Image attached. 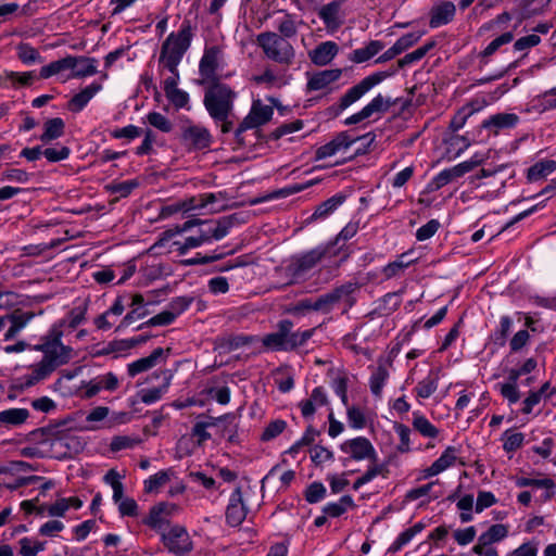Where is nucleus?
Here are the masks:
<instances>
[{"label":"nucleus","mask_w":556,"mask_h":556,"mask_svg":"<svg viewBox=\"0 0 556 556\" xmlns=\"http://www.w3.org/2000/svg\"><path fill=\"white\" fill-rule=\"evenodd\" d=\"M192 37L190 22L184 21L180 29L177 33H170L163 42L159 58L160 64L169 72H176V67L191 45Z\"/></svg>","instance_id":"4"},{"label":"nucleus","mask_w":556,"mask_h":556,"mask_svg":"<svg viewBox=\"0 0 556 556\" xmlns=\"http://www.w3.org/2000/svg\"><path fill=\"white\" fill-rule=\"evenodd\" d=\"M422 33L414 31L408 33L400 37L395 43L389 48L387 51H384L377 60L376 63H384L387 61H390L394 59L396 55L403 53L410 47H413L415 43L419 41L421 38Z\"/></svg>","instance_id":"18"},{"label":"nucleus","mask_w":556,"mask_h":556,"mask_svg":"<svg viewBox=\"0 0 556 556\" xmlns=\"http://www.w3.org/2000/svg\"><path fill=\"white\" fill-rule=\"evenodd\" d=\"M18 59L26 65H31L35 63H41L42 58L37 49L31 47L28 43H20L16 47Z\"/></svg>","instance_id":"47"},{"label":"nucleus","mask_w":556,"mask_h":556,"mask_svg":"<svg viewBox=\"0 0 556 556\" xmlns=\"http://www.w3.org/2000/svg\"><path fill=\"white\" fill-rule=\"evenodd\" d=\"M75 65L74 55H67L63 59L53 61L48 65H45L40 68L39 76L40 78L47 79L51 76L62 74L65 71H71V68Z\"/></svg>","instance_id":"28"},{"label":"nucleus","mask_w":556,"mask_h":556,"mask_svg":"<svg viewBox=\"0 0 556 556\" xmlns=\"http://www.w3.org/2000/svg\"><path fill=\"white\" fill-rule=\"evenodd\" d=\"M29 417L26 408H10L0 412V422L8 426H20Z\"/></svg>","instance_id":"37"},{"label":"nucleus","mask_w":556,"mask_h":556,"mask_svg":"<svg viewBox=\"0 0 556 556\" xmlns=\"http://www.w3.org/2000/svg\"><path fill=\"white\" fill-rule=\"evenodd\" d=\"M556 169V161L544 160L535 163L528 169V179L531 181L546 177Z\"/></svg>","instance_id":"39"},{"label":"nucleus","mask_w":556,"mask_h":556,"mask_svg":"<svg viewBox=\"0 0 556 556\" xmlns=\"http://www.w3.org/2000/svg\"><path fill=\"white\" fill-rule=\"evenodd\" d=\"M294 325L290 319H281L275 332L267 333L262 339L264 348L270 351H288V333Z\"/></svg>","instance_id":"14"},{"label":"nucleus","mask_w":556,"mask_h":556,"mask_svg":"<svg viewBox=\"0 0 556 556\" xmlns=\"http://www.w3.org/2000/svg\"><path fill=\"white\" fill-rule=\"evenodd\" d=\"M326 496V488L321 482L311 483L305 491V500L309 504L320 502Z\"/></svg>","instance_id":"58"},{"label":"nucleus","mask_w":556,"mask_h":556,"mask_svg":"<svg viewBox=\"0 0 556 556\" xmlns=\"http://www.w3.org/2000/svg\"><path fill=\"white\" fill-rule=\"evenodd\" d=\"M64 422L58 424V434L51 443V448L56 458H71L85 448V441L64 429Z\"/></svg>","instance_id":"9"},{"label":"nucleus","mask_w":556,"mask_h":556,"mask_svg":"<svg viewBox=\"0 0 556 556\" xmlns=\"http://www.w3.org/2000/svg\"><path fill=\"white\" fill-rule=\"evenodd\" d=\"M389 378V371L386 365V362L379 361L378 366L374 369L370 379H369V387L371 393L376 397H380L382 394V388L386 383V381Z\"/></svg>","instance_id":"31"},{"label":"nucleus","mask_w":556,"mask_h":556,"mask_svg":"<svg viewBox=\"0 0 556 556\" xmlns=\"http://www.w3.org/2000/svg\"><path fill=\"white\" fill-rule=\"evenodd\" d=\"M273 114L274 110L271 106L263 104L261 100L253 101L249 114L242 119L235 130V136L240 138L244 131L266 124L270 121Z\"/></svg>","instance_id":"11"},{"label":"nucleus","mask_w":556,"mask_h":556,"mask_svg":"<svg viewBox=\"0 0 556 556\" xmlns=\"http://www.w3.org/2000/svg\"><path fill=\"white\" fill-rule=\"evenodd\" d=\"M203 104L213 119L232 116L237 92L227 84L213 81L205 85Z\"/></svg>","instance_id":"3"},{"label":"nucleus","mask_w":556,"mask_h":556,"mask_svg":"<svg viewBox=\"0 0 556 556\" xmlns=\"http://www.w3.org/2000/svg\"><path fill=\"white\" fill-rule=\"evenodd\" d=\"M508 534V529L505 525L496 523L491 526L488 531L482 533L477 541V544L483 546H493L494 543L502 541Z\"/></svg>","instance_id":"33"},{"label":"nucleus","mask_w":556,"mask_h":556,"mask_svg":"<svg viewBox=\"0 0 556 556\" xmlns=\"http://www.w3.org/2000/svg\"><path fill=\"white\" fill-rule=\"evenodd\" d=\"M343 453L349 454V458L343 459V465H346L350 458L355 460H377V453L371 442L365 437H357L355 439L346 440L340 445Z\"/></svg>","instance_id":"12"},{"label":"nucleus","mask_w":556,"mask_h":556,"mask_svg":"<svg viewBox=\"0 0 556 556\" xmlns=\"http://www.w3.org/2000/svg\"><path fill=\"white\" fill-rule=\"evenodd\" d=\"M243 223H245V219L241 213H233L218 219L204 220L200 218H191L182 225H177L174 228L167 229L163 235L164 239H170L176 235L187 232L193 227H198L199 238H201L205 244L213 240H222L229 233L232 227Z\"/></svg>","instance_id":"2"},{"label":"nucleus","mask_w":556,"mask_h":556,"mask_svg":"<svg viewBox=\"0 0 556 556\" xmlns=\"http://www.w3.org/2000/svg\"><path fill=\"white\" fill-rule=\"evenodd\" d=\"M358 139L359 138H352L348 131H341L330 142L316 150V160H323L332 156L340 151H345Z\"/></svg>","instance_id":"17"},{"label":"nucleus","mask_w":556,"mask_h":556,"mask_svg":"<svg viewBox=\"0 0 556 556\" xmlns=\"http://www.w3.org/2000/svg\"><path fill=\"white\" fill-rule=\"evenodd\" d=\"M395 104V101L390 98H384L382 94H377L368 104H366L363 109L370 117L375 113H386L392 105Z\"/></svg>","instance_id":"43"},{"label":"nucleus","mask_w":556,"mask_h":556,"mask_svg":"<svg viewBox=\"0 0 556 556\" xmlns=\"http://www.w3.org/2000/svg\"><path fill=\"white\" fill-rule=\"evenodd\" d=\"M355 504L352 496L343 495L339 502L325 505L323 513L331 518H337L342 516L348 509L353 508Z\"/></svg>","instance_id":"36"},{"label":"nucleus","mask_w":556,"mask_h":556,"mask_svg":"<svg viewBox=\"0 0 556 556\" xmlns=\"http://www.w3.org/2000/svg\"><path fill=\"white\" fill-rule=\"evenodd\" d=\"M392 72H377L366 76L359 83L346 90L339 101L326 110V115L330 118L338 117L343 111L357 102L363 96L370 91L375 86L379 85L387 77L393 75Z\"/></svg>","instance_id":"5"},{"label":"nucleus","mask_w":556,"mask_h":556,"mask_svg":"<svg viewBox=\"0 0 556 556\" xmlns=\"http://www.w3.org/2000/svg\"><path fill=\"white\" fill-rule=\"evenodd\" d=\"M515 483L518 488L532 486L538 489H546L544 500L548 501L554 496L555 482L549 478L532 479L527 477H516Z\"/></svg>","instance_id":"29"},{"label":"nucleus","mask_w":556,"mask_h":556,"mask_svg":"<svg viewBox=\"0 0 556 556\" xmlns=\"http://www.w3.org/2000/svg\"><path fill=\"white\" fill-rule=\"evenodd\" d=\"M287 427V422L281 419L270 421L264 429L261 439L263 441H270L278 437Z\"/></svg>","instance_id":"59"},{"label":"nucleus","mask_w":556,"mask_h":556,"mask_svg":"<svg viewBox=\"0 0 556 556\" xmlns=\"http://www.w3.org/2000/svg\"><path fill=\"white\" fill-rule=\"evenodd\" d=\"M456 13V7L451 1H445L440 4L433 5L430 11L429 26L438 28L442 25L448 24L453 21Z\"/></svg>","instance_id":"21"},{"label":"nucleus","mask_w":556,"mask_h":556,"mask_svg":"<svg viewBox=\"0 0 556 556\" xmlns=\"http://www.w3.org/2000/svg\"><path fill=\"white\" fill-rule=\"evenodd\" d=\"M138 186H139V182L136 179H130V180H125L122 182L111 184L106 188L111 193H116L122 198H126Z\"/></svg>","instance_id":"55"},{"label":"nucleus","mask_w":556,"mask_h":556,"mask_svg":"<svg viewBox=\"0 0 556 556\" xmlns=\"http://www.w3.org/2000/svg\"><path fill=\"white\" fill-rule=\"evenodd\" d=\"M479 106L475 108L473 103L467 104L463 106L451 119L450 129L455 132L464 127L467 119L477 111H479Z\"/></svg>","instance_id":"45"},{"label":"nucleus","mask_w":556,"mask_h":556,"mask_svg":"<svg viewBox=\"0 0 556 556\" xmlns=\"http://www.w3.org/2000/svg\"><path fill=\"white\" fill-rule=\"evenodd\" d=\"M7 320L11 323L10 328L4 333V341L12 340L34 317L31 312H14L8 314Z\"/></svg>","instance_id":"26"},{"label":"nucleus","mask_w":556,"mask_h":556,"mask_svg":"<svg viewBox=\"0 0 556 556\" xmlns=\"http://www.w3.org/2000/svg\"><path fill=\"white\" fill-rule=\"evenodd\" d=\"M307 84L306 91H320L327 89L331 84L336 83L342 76L341 68L324 70L316 73H306Z\"/></svg>","instance_id":"16"},{"label":"nucleus","mask_w":556,"mask_h":556,"mask_svg":"<svg viewBox=\"0 0 556 556\" xmlns=\"http://www.w3.org/2000/svg\"><path fill=\"white\" fill-rule=\"evenodd\" d=\"M247 514L248 508L242 498V491L241 488L238 486L230 495L226 508V521L231 527H238L244 521Z\"/></svg>","instance_id":"15"},{"label":"nucleus","mask_w":556,"mask_h":556,"mask_svg":"<svg viewBox=\"0 0 556 556\" xmlns=\"http://www.w3.org/2000/svg\"><path fill=\"white\" fill-rule=\"evenodd\" d=\"M346 197L338 193L320 203L314 211L311 219L326 218L333 213L344 201Z\"/></svg>","instance_id":"32"},{"label":"nucleus","mask_w":556,"mask_h":556,"mask_svg":"<svg viewBox=\"0 0 556 556\" xmlns=\"http://www.w3.org/2000/svg\"><path fill=\"white\" fill-rule=\"evenodd\" d=\"M357 289L356 282L349 281L321 294L314 300L315 312L329 313L340 302H343L346 308H351L356 302L354 293Z\"/></svg>","instance_id":"7"},{"label":"nucleus","mask_w":556,"mask_h":556,"mask_svg":"<svg viewBox=\"0 0 556 556\" xmlns=\"http://www.w3.org/2000/svg\"><path fill=\"white\" fill-rule=\"evenodd\" d=\"M383 48V42L379 40H371L366 47L355 49L350 55V61L354 63L366 62L379 53Z\"/></svg>","instance_id":"35"},{"label":"nucleus","mask_w":556,"mask_h":556,"mask_svg":"<svg viewBox=\"0 0 556 556\" xmlns=\"http://www.w3.org/2000/svg\"><path fill=\"white\" fill-rule=\"evenodd\" d=\"M256 43L265 56L278 64L291 65L295 58L293 46L275 31H263L256 36Z\"/></svg>","instance_id":"6"},{"label":"nucleus","mask_w":556,"mask_h":556,"mask_svg":"<svg viewBox=\"0 0 556 556\" xmlns=\"http://www.w3.org/2000/svg\"><path fill=\"white\" fill-rule=\"evenodd\" d=\"M336 254L337 252L333 251V244L317 247L299 257L293 258L287 267V271L293 280L299 279L314 268L321 260L334 256Z\"/></svg>","instance_id":"8"},{"label":"nucleus","mask_w":556,"mask_h":556,"mask_svg":"<svg viewBox=\"0 0 556 556\" xmlns=\"http://www.w3.org/2000/svg\"><path fill=\"white\" fill-rule=\"evenodd\" d=\"M153 377L154 378L163 377L164 382H163V386H161V387L143 390L141 392V401L144 404H152L162 397L163 393L167 390V388L170 383L172 375L165 370V371L154 372Z\"/></svg>","instance_id":"27"},{"label":"nucleus","mask_w":556,"mask_h":556,"mask_svg":"<svg viewBox=\"0 0 556 556\" xmlns=\"http://www.w3.org/2000/svg\"><path fill=\"white\" fill-rule=\"evenodd\" d=\"M413 263L412 260H407V254L404 253L400 255L394 262L389 263L383 268V274L387 278H392L399 275L401 271H403L405 268H407Z\"/></svg>","instance_id":"51"},{"label":"nucleus","mask_w":556,"mask_h":556,"mask_svg":"<svg viewBox=\"0 0 556 556\" xmlns=\"http://www.w3.org/2000/svg\"><path fill=\"white\" fill-rule=\"evenodd\" d=\"M435 41H429L426 45L417 48L413 52L405 54L397 61V67L403 68L409 64L420 61L432 48H434Z\"/></svg>","instance_id":"44"},{"label":"nucleus","mask_w":556,"mask_h":556,"mask_svg":"<svg viewBox=\"0 0 556 556\" xmlns=\"http://www.w3.org/2000/svg\"><path fill=\"white\" fill-rule=\"evenodd\" d=\"M147 119L149 124L163 132H169L173 128L170 121L159 112H151Z\"/></svg>","instance_id":"60"},{"label":"nucleus","mask_w":556,"mask_h":556,"mask_svg":"<svg viewBox=\"0 0 556 556\" xmlns=\"http://www.w3.org/2000/svg\"><path fill=\"white\" fill-rule=\"evenodd\" d=\"M75 65L71 68V74L67 78H84L94 75L97 71L98 61L88 56H75Z\"/></svg>","instance_id":"23"},{"label":"nucleus","mask_w":556,"mask_h":556,"mask_svg":"<svg viewBox=\"0 0 556 556\" xmlns=\"http://www.w3.org/2000/svg\"><path fill=\"white\" fill-rule=\"evenodd\" d=\"M175 319L176 318L174 317V314L166 309L142 323L140 326H138L137 329L142 330L147 327L167 326L170 325Z\"/></svg>","instance_id":"54"},{"label":"nucleus","mask_w":556,"mask_h":556,"mask_svg":"<svg viewBox=\"0 0 556 556\" xmlns=\"http://www.w3.org/2000/svg\"><path fill=\"white\" fill-rule=\"evenodd\" d=\"M65 129L64 121L60 117H54L46 121L43 125V132L40 140L48 143L63 136Z\"/></svg>","instance_id":"34"},{"label":"nucleus","mask_w":556,"mask_h":556,"mask_svg":"<svg viewBox=\"0 0 556 556\" xmlns=\"http://www.w3.org/2000/svg\"><path fill=\"white\" fill-rule=\"evenodd\" d=\"M394 430L397 433L401 441L400 444L397 445V451L401 453L408 452L410 450V429L403 424L395 422Z\"/></svg>","instance_id":"61"},{"label":"nucleus","mask_w":556,"mask_h":556,"mask_svg":"<svg viewBox=\"0 0 556 556\" xmlns=\"http://www.w3.org/2000/svg\"><path fill=\"white\" fill-rule=\"evenodd\" d=\"M523 434L521 432H509V431H506L504 433V444H503V448L506 451V452H515L516 450H518L519 447H521L522 443H523Z\"/></svg>","instance_id":"62"},{"label":"nucleus","mask_w":556,"mask_h":556,"mask_svg":"<svg viewBox=\"0 0 556 556\" xmlns=\"http://www.w3.org/2000/svg\"><path fill=\"white\" fill-rule=\"evenodd\" d=\"M439 481L435 480V481H432L430 483H427L425 485H421V486H418V488H415V489H412L407 492L406 494V498L408 501H416L422 496H426V495H430V497L432 500H437L439 498L441 495H442V491H433L432 490L435 488V486H439Z\"/></svg>","instance_id":"41"},{"label":"nucleus","mask_w":556,"mask_h":556,"mask_svg":"<svg viewBox=\"0 0 556 556\" xmlns=\"http://www.w3.org/2000/svg\"><path fill=\"white\" fill-rule=\"evenodd\" d=\"M169 505L166 503H159L150 509L149 517L146 523L153 529H160L167 520L164 518V514H168Z\"/></svg>","instance_id":"40"},{"label":"nucleus","mask_w":556,"mask_h":556,"mask_svg":"<svg viewBox=\"0 0 556 556\" xmlns=\"http://www.w3.org/2000/svg\"><path fill=\"white\" fill-rule=\"evenodd\" d=\"M173 472L170 470H162L157 473L151 476L146 482H144V490L146 492L150 493L153 491H156L159 488L163 486L169 481L170 476Z\"/></svg>","instance_id":"53"},{"label":"nucleus","mask_w":556,"mask_h":556,"mask_svg":"<svg viewBox=\"0 0 556 556\" xmlns=\"http://www.w3.org/2000/svg\"><path fill=\"white\" fill-rule=\"evenodd\" d=\"M457 448L454 447V446H448L443 453L442 455L437 459L434 460L437 467L440 469V471H444L445 469H447L450 466H452L457 456Z\"/></svg>","instance_id":"64"},{"label":"nucleus","mask_w":556,"mask_h":556,"mask_svg":"<svg viewBox=\"0 0 556 556\" xmlns=\"http://www.w3.org/2000/svg\"><path fill=\"white\" fill-rule=\"evenodd\" d=\"M315 328L307 329L304 331L289 330L288 333V351H294L301 346H304L307 341L313 337Z\"/></svg>","instance_id":"48"},{"label":"nucleus","mask_w":556,"mask_h":556,"mask_svg":"<svg viewBox=\"0 0 556 556\" xmlns=\"http://www.w3.org/2000/svg\"><path fill=\"white\" fill-rule=\"evenodd\" d=\"M343 0H333L320 8L318 16L327 26H334L338 24V15Z\"/></svg>","instance_id":"38"},{"label":"nucleus","mask_w":556,"mask_h":556,"mask_svg":"<svg viewBox=\"0 0 556 556\" xmlns=\"http://www.w3.org/2000/svg\"><path fill=\"white\" fill-rule=\"evenodd\" d=\"M164 354L162 348L155 349L149 356L139 358L127 366V371L130 377H135L140 372L147 371L154 367L160 357Z\"/></svg>","instance_id":"25"},{"label":"nucleus","mask_w":556,"mask_h":556,"mask_svg":"<svg viewBox=\"0 0 556 556\" xmlns=\"http://www.w3.org/2000/svg\"><path fill=\"white\" fill-rule=\"evenodd\" d=\"M182 140L195 149H205L211 143L208 130L199 125L185 127L181 134Z\"/></svg>","instance_id":"20"},{"label":"nucleus","mask_w":556,"mask_h":556,"mask_svg":"<svg viewBox=\"0 0 556 556\" xmlns=\"http://www.w3.org/2000/svg\"><path fill=\"white\" fill-rule=\"evenodd\" d=\"M223 58V49L219 46H211L204 49L199 63V74L201 76V79L198 80L199 85L205 86L213 81H220L217 71L222 66Z\"/></svg>","instance_id":"10"},{"label":"nucleus","mask_w":556,"mask_h":556,"mask_svg":"<svg viewBox=\"0 0 556 556\" xmlns=\"http://www.w3.org/2000/svg\"><path fill=\"white\" fill-rule=\"evenodd\" d=\"M438 375L430 372L426 378L418 382L415 391L421 399L430 397L438 389Z\"/></svg>","instance_id":"46"},{"label":"nucleus","mask_w":556,"mask_h":556,"mask_svg":"<svg viewBox=\"0 0 556 556\" xmlns=\"http://www.w3.org/2000/svg\"><path fill=\"white\" fill-rule=\"evenodd\" d=\"M511 326L513 319L509 316H502L500 326L489 337V344L493 348H503L506 344Z\"/></svg>","instance_id":"30"},{"label":"nucleus","mask_w":556,"mask_h":556,"mask_svg":"<svg viewBox=\"0 0 556 556\" xmlns=\"http://www.w3.org/2000/svg\"><path fill=\"white\" fill-rule=\"evenodd\" d=\"M58 434V424L47 427L35 429L29 433L30 440L38 444L52 443L54 437Z\"/></svg>","instance_id":"49"},{"label":"nucleus","mask_w":556,"mask_h":556,"mask_svg":"<svg viewBox=\"0 0 556 556\" xmlns=\"http://www.w3.org/2000/svg\"><path fill=\"white\" fill-rule=\"evenodd\" d=\"M339 52V46L334 41H324L308 51V58L316 66H326L331 63Z\"/></svg>","instance_id":"19"},{"label":"nucleus","mask_w":556,"mask_h":556,"mask_svg":"<svg viewBox=\"0 0 556 556\" xmlns=\"http://www.w3.org/2000/svg\"><path fill=\"white\" fill-rule=\"evenodd\" d=\"M163 542L168 551L177 556L189 554L193 544L187 530L180 526H174L167 533L162 534Z\"/></svg>","instance_id":"13"},{"label":"nucleus","mask_w":556,"mask_h":556,"mask_svg":"<svg viewBox=\"0 0 556 556\" xmlns=\"http://www.w3.org/2000/svg\"><path fill=\"white\" fill-rule=\"evenodd\" d=\"M200 200H202L201 194L198 197H192V198L185 200L180 203H177L175 205L167 206L166 210L169 213H175V212H179V211L189 212V211H193V210L205 208L203 201H200Z\"/></svg>","instance_id":"52"},{"label":"nucleus","mask_w":556,"mask_h":556,"mask_svg":"<svg viewBox=\"0 0 556 556\" xmlns=\"http://www.w3.org/2000/svg\"><path fill=\"white\" fill-rule=\"evenodd\" d=\"M514 39V34L511 31H506L501 36L493 39L482 51V56H490L495 53L503 45L511 42Z\"/></svg>","instance_id":"57"},{"label":"nucleus","mask_w":556,"mask_h":556,"mask_svg":"<svg viewBox=\"0 0 556 556\" xmlns=\"http://www.w3.org/2000/svg\"><path fill=\"white\" fill-rule=\"evenodd\" d=\"M315 311L314 300L303 299L295 304L288 305L285 313L293 316H304L307 312Z\"/></svg>","instance_id":"56"},{"label":"nucleus","mask_w":556,"mask_h":556,"mask_svg":"<svg viewBox=\"0 0 556 556\" xmlns=\"http://www.w3.org/2000/svg\"><path fill=\"white\" fill-rule=\"evenodd\" d=\"M519 121V117L514 113H497L484 119L481 128L489 129L497 135L502 129L514 128Z\"/></svg>","instance_id":"22"},{"label":"nucleus","mask_w":556,"mask_h":556,"mask_svg":"<svg viewBox=\"0 0 556 556\" xmlns=\"http://www.w3.org/2000/svg\"><path fill=\"white\" fill-rule=\"evenodd\" d=\"M165 96L176 109H182L187 106L189 102L188 92L179 88L167 91Z\"/></svg>","instance_id":"63"},{"label":"nucleus","mask_w":556,"mask_h":556,"mask_svg":"<svg viewBox=\"0 0 556 556\" xmlns=\"http://www.w3.org/2000/svg\"><path fill=\"white\" fill-rule=\"evenodd\" d=\"M277 33L280 37L285 39L292 38L298 34V23L291 14H286L283 18L278 23Z\"/></svg>","instance_id":"50"},{"label":"nucleus","mask_w":556,"mask_h":556,"mask_svg":"<svg viewBox=\"0 0 556 556\" xmlns=\"http://www.w3.org/2000/svg\"><path fill=\"white\" fill-rule=\"evenodd\" d=\"M62 323L53 325L35 350L43 353L42 359L31 367V374L16 379L11 389L24 390L49 377L58 367L65 365L72 358V348L62 344Z\"/></svg>","instance_id":"1"},{"label":"nucleus","mask_w":556,"mask_h":556,"mask_svg":"<svg viewBox=\"0 0 556 556\" xmlns=\"http://www.w3.org/2000/svg\"><path fill=\"white\" fill-rule=\"evenodd\" d=\"M413 427L425 438H435L439 434L438 428L432 425L425 416L414 413Z\"/></svg>","instance_id":"42"},{"label":"nucleus","mask_w":556,"mask_h":556,"mask_svg":"<svg viewBox=\"0 0 556 556\" xmlns=\"http://www.w3.org/2000/svg\"><path fill=\"white\" fill-rule=\"evenodd\" d=\"M102 89L99 83H92L75 94L68 102V110L72 112H80L87 103Z\"/></svg>","instance_id":"24"}]
</instances>
